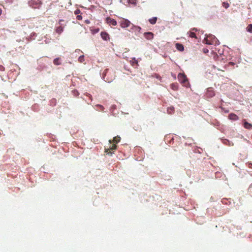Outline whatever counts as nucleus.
Masks as SVG:
<instances>
[{
    "label": "nucleus",
    "mask_w": 252,
    "mask_h": 252,
    "mask_svg": "<svg viewBox=\"0 0 252 252\" xmlns=\"http://www.w3.org/2000/svg\"><path fill=\"white\" fill-rule=\"evenodd\" d=\"M179 81L184 87H188L189 85V82L186 75L182 73H179L178 75Z\"/></svg>",
    "instance_id": "1"
},
{
    "label": "nucleus",
    "mask_w": 252,
    "mask_h": 252,
    "mask_svg": "<svg viewBox=\"0 0 252 252\" xmlns=\"http://www.w3.org/2000/svg\"><path fill=\"white\" fill-rule=\"evenodd\" d=\"M120 23L122 28H126L128 27L131 24V23L129 21L124 18H122L121 20Z\"/></svg>",
    "instance_id": "2"
},
{
    "label": "nucleus",
    "mask_w": 252,
    "mask_h": 252,
    "mask_svg": "<svg viewBox=\"0 0 252 252\" xmlns=\"http://www.w3.org/2000/svg\"><path fill=\"white\" fill-rule=\"evenodd\" d=\"M117 146L114 144L112 145L109 148L105 149V153H106L107 155L109 156H112L113 154V152H112L111 151L115 150L117 149Z\"/></svg>",
    "instance_id": "3"
},
{
    "label": "nucleus",
    "mask_w": 252,
    "mask_h": 252,
    "mask_svg": "<svg viewBox=\"0 0 252 252\" xmlns=\"http://www.w3.org/2000/svg\"><path fill=\"white\" fill-rule=\"evenodd\" d=\"M215 95L214 91L212 88H208L207 91L206 95L209 97H212Z\"/></svg>",
    "instance_id": "4"
},
{
    "label": "nucleus",
    "mask_w": 252,
    "mask_h": 252,
    "mask_svg": "<svg viewBox=\"0 0 252 252\" xmlns=\"http://www.w3.org/2000/svg\"><path fill=\"white\" fill-rule=\"evenodd\" d=\"M106 22L107 24L112 25L113 26H116L117 23V21L115 20L112 19L110 17H107L106 18Z\"/></svg>",
    "instance_id": "5"
},
{
    "label": "nucleus",
    "mask_w": 252,
    "mask_h": 252,
    "mask_svg": "<svg viewBox=\"0 0 252 252\" xmlns=\"http://www.w3.org/2000/svg\"><path fill=\"white\" fill-rule=\"evenodd\" d=\"M101 38L104 40H108L109 39V34L105 32H102L100 33Z\"/></svg>",
    "instance_id": "6"
},
{
    "label": "nucleus",
    "mask_w": 252,
    "mask_h": 252,
    "mask_svg": "<svg viewBox=\"0 0 252 252\" xmlns=\"http://www.w3.org/2000/svg\"><path fill=\"white\" fill-rule=\"evenodd\" d=\"M144 35V37L147 39H152L154 36L153 33L151 32H145Z\"/></svg>",
    "instance_id": "7"
},
{
    "label": "nucleus",
    "mask_w": 252,
    "mask_h": 252,
    "mask_svg": "<svg viewBox=\"0 0 252 252\" xmlns=\"http://www.w3.org/2000/svg\"><path fill=\"white\" fill-rule=\"evenodd\" d=\"M175 46L177 49L180 51H183L184 50V46L179 43H176Z\"/></svg>",
    "instance_id": "8"
},
{
    "label": "nucleus",
    "mask_w": 252,
    "mask_h": 252,
    "mask_svg": "<svg viewBox=\"0 0 252 252\" xmlns=\"http://www.w3.org/2000/svg\"><path fill=\"white\" fill-rule=\"evenodd\" d=\"M229 118L230 120H234V121L237 120L239 119L238 116L234 113L230 114L229 115Z\"/></svg>",
    "instance_id": "9"
},
{
    "label": "nucleus",
    "mask_w": 252,
    "mask_h": 252,
    "mask_svg": "<svg viewBox=\"0 0 252 252\" xmlns=\"http://www.w3.org/2000/svg\"><path fill=\"white\" fill-rule=\"evenodd\" d=\"M244 126L245 128L247 129H251L252 128V125L249 123L247 122H245L244 124Z\"/></svg>",
    "instance_id": "10"
},
{
    "label": "nucleus",
    "mask_w": 252,
    "mask_h": 252,
    "mask_svg": "<svg viewBox=\"0 0 252 252\" xmlns=\"http://www.w3.org/2000/svg\"><path fill=\"white\" fill-rule=\"evenodd\" d=\"M170 88L174 91H177L178 89V86L177 83H172L170 85Z\"/></svg>",
    "instance_id": "11"
},
{
    "label": "nucleus",
    "mask_w": 252,
    "mask_h": 252,
    "mask_svg": "<svg viewBox=\"0 0 252 252\" xmlns=\"http://www.w3.org/2000/svg\"><path fill=\"white\" fill-rule=\"evenodd\" d=\"M157 17H154L149 19V22L152 25L155 24L157 22Z\"/></svg>",
    "instance_id": "12"
},
{
    "label": "nucleus",
    "mask_w": 252,
    "mask_h": 252,
    "mask_svg": "<svg viewBox=\"0 0 252 252\" xmlns=\"http://www.w3.org/2000/svg\"><path fill=\"white\" fill-rule=\"evenodd\" d=\"M60 58H57L55 59L53 61L54 64L55 65H60L61 64V63L60 61Z\"/></svg>",
    "instance_id": "13"
},
{
    "label": "nucleus",
    "mask_w": 252,
    "mask_h": 252,
    "mask_svg": "<svg viewBox=\"0 0 252 252\" xmlns=\"http://www.w3.org/2000/svg\"><path fill=\"white\" fill-rule=\"evenodd\" d=\"M187 34L191 38H196L195 33L191 30L188 32Z\"/></svg>",
    "instance_id": "14"
},
{
    "label": "nucleus",
    "mask_w": 252,
    "mask_h": 252,
    "mask_svg": "<svg viewBox=\"0 0 252 252\" xmlns=\"http://www.w3.org/2000/svg\"><path fill=\"white\" fill-rule=\"evenodd\" d=\"M63 28L61 26L57 27L56 29V32L59 34H61L63 32Z\"/></svg>",
    "instance_id": "15"
},
{
    "label": "nucleus",
    "mask_w": 252,
    "mask_h": 252,
    "mask_svg": "<svg viewBox=\"0 0 252 252\" xmlns=\"http://www.w3.org/2000/svg\"><path fill=\"white\" fill-rule=\"evenodd\" d=\"M121 138L119 136H115L113 138V141L115 143H118L120 142Z\"/></svg>",
    "instance_id": "16"
},
{
    "label": "nucleus",
    "mask_w": 252,
    "mask_h": 252,
    "mask_svg": "<svg viewBox=\"0 0 252 252\" xmlns=\"http://www.w3.org/2000/svg\"><path fill=\"white\" fill-rule=\"evenodd\" d=\"M127 4H125L126 6H130V4H132L133 6L136 5V2L134 1H126Z\"/></svg>",
    "instance_id": "17"
},
{
    "label": "nucleus",
    "mask_w": 252,
    "mask_h": 252,
    "mask_svg": "<svg viewBox=\"0 0 252 252\" xmlns=\"http://www.w3.org/2000/svg\"><path fill=\"white\" fill-rule=\"evenodd\" d=\"M29 5L33 8H37V6H35V1H29Z\"/></svg>",
    "instance_id": "18"
},
{
    "label": "nucleus",
    "mask_w": 252,
    "mask_h": 252,
    "mask_svg": "<svg viewBox=\"0 0 252 252\" xmlns=\"http://www.w3.org/2000/svg\"><path fill=\"white\" fill-rule=\"evenodd\" d=\"M78 61L80 63H83L85 61L84 56L81 55L78 58Z\"/></svg>",
    "instance_id": "19"
},
{
    "label": "nucleus",
    "mask_w": 252,
    "mask_h": 252,
    "mask_svg": "<svg viewBox=\"0 0 252 252\" xmlns=\"http://www.w3.org/2000/svg\"><path fill=\"white\" fill-rule=\"evenodd\" d=\"M247 31L248 32L252 33V24H249L247 27Z\"/></svg>",
    "instance_id": "20"
},
{
    "label": "nucleus",
    "mask_w": 252,
    "mask_h": 252,
    "mask_svg": "<svg viewBox=\"0 0 252 252\" xmlns=\"http://www.w3.org/2000/svg\"><path fill=\"white\" fill-rule=\"evenodd\" d=\"M204 42L205 43L209 45H211L213 44V43L208 39V37L204 39Z\"/></svg>",
    "instance_id": "21"
},
{
    "label": "nucleus",
    "mask_w": 252,
    "mask_h": 252,
    "mask_svg": "<svg viewBox=\"0 0 252 252\" xmlns=\"http://www.w3.org/2000/svg\"><path fill=\"white\" fill-rule=\"evenodd\" d=\"M222 4H223V7H224L225 8H228L229 6V3L227 2H223Z\"/></svg>",
    "instance_id": "22"
},
{
    "label": "nucleus",
    "mask_w": 252,
    "mask_h": 252,
    "mask_svg": "<svg viewBox=\"0 0 252 252\" xmlns=\"http://www.w3.org/2000/svg\"><path fill=\"white\" fill-rule=\"evenodd\" d=\"M38 2V0H37V1H35V6H37V8H38L40 3V2Z\"/></svg>",
    "instance_id": "23"
},
{
    "label": "nucleus",
    "mask_w": 252,
    "mask_h": 252,
    "mask_svg": "<svg viewBox=\"0 0 252 252\" xmlns=\"http://www.w3.org/2000/svg\"><path fill=\"white\" fill-rule=\"evenodd\" d=\"M99 29H95L94 31H93V33H97L99 32Z\"/></svg>",
    "instance_id": "24"
},
{
    "label": "nucleus",
    "mask_w": 252,
    "mask_h": 252,
    "mask_svg": "<svg viewBox=\"0 0 252 252\" xmlns=\"http://www.w3.org/2000/svg\"><path fill=\"white\" fill-rule=\"evenodd\" d=\"M191 31L192 32H194V31L196 32V31H197V30L196 28H194L191 29Z\"/></svg>",
    "instance_id": "25"
},
{
    "label": "nucleus",
    "mask_w": 252,
    "mask_h": 252,
    "mask_svg": "<svg viewBox=\"0 0 252 252\" xmlns=\"http://www.w3.org/2000/svg\"><path fill=\"white\" fill-rule=\"evenodd\" d=\"M77 19L78 20H80V19H82V16H80V15H78V16H77Z\"/></svg>",
    "instance_id": "26"
},
{
    "label": "nucleus",
    "mask_w": 252,
    "mask_h": 252,
    "mask_svg": "<svg viewBox=\"0 0 252 252\" xmlns=\"http://www.w3.org/2000/svg\"><path fill=\"white\" fill-rule=\"evenodd\" d=\"M101 109L102 110L104 109L103 107L102 106V105H98Z\"/></svg>",
    "instance_id": "27"
},
{
    "label": "nucleus",
    "mask_w": 252,
    "mask_h": 252,
    "mask_svg": "<svg viewBox=\"0 0 252 252\" xmlns=\"http://www.w3.org/2000/svg\"><path fill=\"white\" fill-rule=\"evenodd\" d=\"M107 71V70H105V71H104L105 76H106V73Z\"/></svg>",
    "instance_id": "28"
},
{
    "label": "nucleus",
    "mask_w": 252,
    "mask_h": 252,
    "mask_svg": "<svg viewBox=\"0 0 252 252\" xmlns=\"http://www.w3.org/2000/svg\"><path fill=\"white\" fill-rule=\"evenodd\" d=\"M80 51V50H75V52H79Z\"/></svg>",
    "instance_id": "29"
},
{
    "label": "nucleus",
    "mask_w": 252,
    "mask_h": 252,
    "mask_svg": "<svg viewBox=\"0 0 252 252\" xmlns=\"http://www.w3.org/2000/svg\"><path fill=\"white\" fill-rule=\"evenodd\" d=\"M1 9L0 8V15L1 14Z\"/></svg>",
    "instance_id": "30"
},
{
    "label": "nucleus",
    "mask_w": 252,
    "mask_h": 252,
    "mask_svg": "<svg viewBox=\"0 0 252 252\" xmlns=\"http://www.w3.org/2000/svg\"><path fill=\"white\" fill-rule=\"evenodd\" d=\"M109 143H110V144H111V143H112V140H110L109 141Z\"/></svg>",
    "instance_id": "31"
},
{
    "label": "nucleus",
    "mask_w": 252,
    "mask_h": 252,
    "mask_svg": "<svg viewBox=\"0 0 252 252\" xmlns=\"http://www.w3.org/2000/svg\"><path fill=\"white\" fill-rule=\"evenodd\" d=\"M78 10H77V11H75V14H77V13H78Z\"/></svg>",
    "instance_id": "32"
}]
</instances>
